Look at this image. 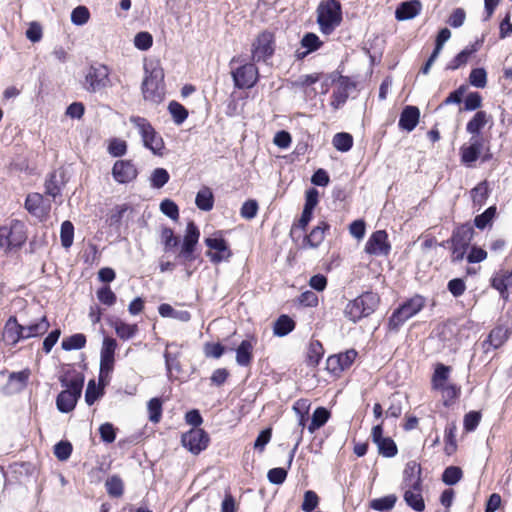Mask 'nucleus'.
Returning a JSON list of instances; mask_svg holds the SVG:
<instances>
[{
    "label": "nucleus",
    "mask_w": 512,
    "mask_h": 512,
    "mask_svg": "<svg viewBox=\"0 0 512 512\" xmlns=\"http://www.w3.org/2000/svg\"><path fill=\"white\" fill-rule=\"evenodd\" d=\"M405 503L417 512L425 509V502L422 497L421 467L416 461H409L403 471L401 484Z\"/></svg>",
    "instance_id": "1"
},
{
    "label": "nucleus",
    "mask_w": 512,
    "mask_h": 512,
    "mask_svg": "<svg viewBox=\"0 0 512 512\" xmlns=\"http://www.w3.org/2000/svg\"><path fill=\"white\" fill-rule=\"evenodd\" d=\"M342 21L341 4L337 0L322 1L317 8V23L323 34H331Z\"/></svg>",
    "instance_id": "2"
},
{
    "label": "nucleus",
    "mask_w": 512,
    "mask_h": 512,
    "mask_svg": "<svg viewBox=\"0 0 512 512\" xmlns=\"http://www.w3.org/2000/svg\"><path fill=\"white\" fill-rule=\"evenodd\" d=\"M379 301V296L376 293L365 292L346 305L345 316L355 323L371 315L376 310Z\"/></svg>",
    "instance_id": "3"
},
{
    "label": "nucleus",
    "mask_w": 512,
    "mask_h": 512,
    "mask_svg": "<svg viewBox=\"0 0 512 512\" xmlns=\"http://www.w3.org/2000/svg\"><path fill=\"white\" fill-rule=\"evenodd\" d=\"M25 224L20 220H11L0 226V248L10 252L20 248L26 241Z\"/></svg>",
    "instance_id": "4"
},
{
    "label": "nucleus",
    "mask_w": 512,
    "mask_h": 512,
    "mask_svg": "<svg viewBox=\"0 0 512 512\" xmlns=\"http://www.w3.org/2000/svg\"><path fill=\"white\" fill-rule=\"evenodd\" d=\"M425 302V298L421 295H414L412 298L405 301L389 318V328L397 331L407 320L423 309Z\"/></svg>",
    "instance_id": "5"
},
{
    "label": "nucleus",
    "mask_w": 512,
    "mask_h": 512,
    "mask_svg": "<svg viewBox=\"0 0 512 512\" xmlns=\"http://www.w3.org/2000/svg\"><path fill=\"white\" fill-rule=\"evenodd\" d=\"M130 122L138 129L143 144L154 154H161L164 148L162 137L155 131L149 121L140 116H132Z\"/></svg>",
    "instance_id": "6"
},
{
    "label": "nucleus",
    "mask_w": 512,
    "mask_h": 512,
    "mask_svg": "<svg viewBox=\"0 0 512 512\" xmlns=\"http://www.w3.org/2000/svg\"><path fill=\"white\" fill-rule=\"evenodd\" d=\"M162 69H153L142 83V93L145 100L158 104L165 97Z\"/></svg>",
    "instance_id": "7"
},
{
    "label": "nucleus",
    "mask_w": 512,
    "mask_h": 512,
    "mask_svg": "<svg viewBox=\"0 0 512 512\" xmlns=\"http://www.w3.org/2000/svg\"><path fill=\"white\" fill-rule=\"evenodd\" d=\"M109 74L110 71L105 65L90 66L85 75L84 88L88 92L96 93L109 87L111 85Z\"/></svg>",
    "instance_id": "8"
},
{
    "label": "nucleus",
    "mask_w": 512,
    "mask_h": 512,
    "mask_svg": "<svg viewBox=\"0 0 512 512\" xmlns=\"http://www.w3.org/2000/svg\"><path fill=\"white\" fill-rule=\"evenodd\" d=\"M275 51L274 36L271 32L260 33L252 43V60L255 62H267Z\"/></svg>",
    "instance_id": "9"
},
{
    "label": "nucleus",
    "mask_w": 512,
    "mask_h": 512,
    "mask_svg": "<svg viewBox=\"0 0 512 512\" xmlns=\"http://www.w3.org/2000/svg\"><path fill=\"white\" fill-rule=\"evenodd\" d=\"M234 86L238 89L252 88L258 81L259 73L253 63H245L231 71Z\"/></svg>",
    "instance_id": "10"
},
{
    "label": "nucleus",
    "mask_w": 512,
    "mask_h": 512,
    "mask_svg": "<svg viewBox=\"0 0 512 512\" xmlns=\"http://www.w3.org/2000/svg\"><path fill=\"white\" fill-rule=\"evenodd\" d=\"M209 435L200 428H192L181 437L182 445L194 455H198L208 447Z\"/></svg>",
    "instance_id": "11"
},
{
    "label": "nucleus",
    "mask_w": 512,
    "mask_h": 512,
    "mask_svg": "<svg viewBox=\"0 0 512 512\" xmlns=\"http://www.w3.org/2000/svg\"><path fill=\"white\" fill-rule=\"evenodd\" d=\"M117 348V342L114 338L105 337L100 353V376L99 381L102 382L104 377H108L114 367V355Z\"/></svg>",
    "instance_id": "12"
},
{
    "label": "nucleus",
    "mask_w": 512,
    "mask_h": 512,
    "mask_svg": "<svg viewBox=\"0 0 512 512\" xmlns=\"http://www.w3.org/2000/svg\"><path fill=\"white\" fill-rule=\"evenodd\" d=\"M388 235L384 230L372 233L365 245V251L374 256H387L391 250Z\"/></svg>",
    "instance_id": "13"
},
{
    "label": "nucleus",
    "mask_w": 512,
    "mask_h": 512,
    "mask_svg": "<svg viewBox=\"0 0 512 512\" xmlns=\"http://www.w3.org/2000/svg\"><path fill=\"white\" fill-rule=\"evenodd\" d=\"M199 236L200 232L197 226L194 224V222H189L186 227V233L179 257H182L186 261L194 260L193 253L195 246L198 243Z\"/></svg>",
    "instance_id": "14"
},
{
    "label": "nucleus",
    "mask_w": 512,
    "mask_h": 512,
    "mask_svg": "<svg viewBox=\"0 0 512 512\" xmlns=\"http://www.w3.org/2000/svg\"><path fill=\"white\" fill-rule=\"evenodd\" d=\"M112 175L115 181L126 184L136 179L138 171L130 160H118L112 168Z\"/></svg>",
    "instance_id": "15"
},
{
    "label": "nucleus",
    "mask_w": 512,
    "mask_h": 512,
    "mask_svg": "<svg viewBox=\"0 0 512 512\" xmlns=\"http://www.w3.org/2000/svg\"><path fill=\"white\" fill-rule=\"evenodd\" d=\"M354 87L355 85L347 77H340L338 79L331 96V105L334 109H339L345 104L350 91L354 89Z\"/></svg>",
    "instance_id": "16"
},
{
    "label": "nucleus",
    "mask_w": 512,
    "mask_h": 512,
    "mask_svg": "<svg viewBox=\"0 0 512 512\" xmlns=\"http://www.w3.org/2000/svg\"><path fill=\"white\" fill-rule=\"evenodd\" d=\"M23 339H25L23 325L18 323L15 316H11L4 326L3 341L6 345L15 346Z\"/></svg>",
    "instance_id": "17"
},
{
    "label": "nucleus",
    "mask_w": 512,
    "mask_h": 512,
    "mask_svg": "<svg viewBox=\"0 0 512 512\" xmlns=\"http://www.w3.org/2000/svg\"><path fill=\"white\" fill-rule=\"evenodd\" d=\"M205 244L210 249L215 250V252H208L207 254L214 263H219L230 255L226 241L222 237L206 238Z\"/></svg>",
    "instance_id": "18"
},
{
    "label": "nucleus",
    "mask_w": 512,
    "mask_h": 512,
    "mask_svg": "<svg viewBox=\"0 0 512 512\" xmlns=\"http://www.w3.org/2000/svg\"><path fill=\"white\" fill-rule=\"evenodd\" d=\"M420 110L416 106H405L400 114L398 125L402 130L411 132L419 123Z\"/></svg>",
    "instance_id": "19"
},
{
    "label": "nucleus",
    "mask_w": 512,
    "mask_h": 512,
    "mask_svg": "<svg viewBox=\"0 0 512 512\" xmlns=\"http://www.w3.org/2000/svg\"><path fill=\"white\" fill-rule=\"evenodd\" d=\"M483 149V139L480 136H472L469 146H462L460 149L461 160L470 165L475 162Z\"/></svg>",
    "instance_id": "20"
},
{
    "label": "nucleus",
    "mask_w": 512,
    "mask_h": 512,
    "mask_svg": "<svg viewBox=\"0 0 512 512\" xmlns=\"http://www.w3.org/2000/svg\"><path fill=\"white\" fill-rule=\"evenodd\" d=\"M509 335L510 332L508 328L504 327L503 325L496 326L490 331L487 339L483 342L485 351H488V348H486L487 345L493 349L501 347L508 340Z\"/></svg>",
    "instance_id": "21"
},
{
    "label": "nucleus",
    "mask_w": 512,
    "mask_h": 512,
    "mask_svg": "<svg viewBox=\"0 0 512 512\" xmlns=\"http://www.w3.org/2000/svg\"><path fill=\"white\" fill-rule=\"evenodd\" d=\"M474 235L473 227L466 223L458 226L452 233L451 239L447 243L469 247Z\"/></svg>",
    "instance_id": "22"
},
{
    "label": "nucleus",
    "mask_w": 512,
    "mask_h": 512,
    "mask_svg": "<svg viewBox=\"0 0 512 512\" xmlns=\"http://www.w3.org/2000/svg\"><path fill=\"white\" fill-rule=\"evenodd\" d=\"M61 386L64 387L66 391H70L75 393L76 395L81 396L82 388L84 385V375L79 372H73L71 374H66L60 377Z\"/></svg>",
    "instance_id": "23"
},
{
    "label": "nucleus",
    "mask_w": 512,
    "mask_h": 512,
    "mask_svg": "<svg viewBox=\"0 0 512 512\" xmlns=\"http://www.w3.org/2000/svg\"><path fill=\"white\" fill-rule=\"evenodd\" d=\"M330 228L329 224L325 221H321L315 226L311 232L306 235L303 239V245L310 248H317L325 238V231Z\"/></svg>",
    "instance_id": "24"
},
{
    "label": "nucleus",
    "mask_w": 512,
    "mask_h": 512,
    "mask_svg": "<svg viewBox=\"0 0 512 512\" xmlns=\"http://www.w3.org/2000/svg\"><path fill=\"white\" fill-rule=\"evenodd\" d=\"M491 286L499 291L500 296L507 301L509 297L507 289L512 287V277L508 276V271L501 270L492 277Z\"/></svg>",
    "instance_id": "25"
},
{
    "label": "nucleus",
    "mask_w": 512,
    "mask_h": 512,
    "mask_svg": "<svg viewBox=\"0 0 512 512\" xmlns=\"http://www.w3.org/2000/svg\"><path fill=\"white\" fill-rule=\"evenodd\" d=\"M421 11V3L418 0L401 3L396 11L395 17L397 20H409L416 17Z\"/></svg>",
    "instance_id": "26"
},
{
    "label": "nucleus",
    "mask_w": 512,
    "mask_h": 512,
    "mask_svg": "<svg viewBox=\"0 0 512 512\" xmlns=\"http://www.w3.org/2000/svg\"><path fill=\"white\" fill-rule=\"evenodd\" d=\"M79 398V395L63 390L59 393L56 399L57 409L62 413H69L74 410Z\"/></svg>",
    "instance_id": "27"
},
{
    "label": "nucleus",
    "mask_w": 512,
    "mask_h": 512,
    "mask_svg": "<svg viewBox=\"0 0 512 512\" xmlns=\"http://www.w3.org/2000/svg\"><path fill=\"white\" fill-rule=\"evenodd\" d=\"M492 121V117L485 111H478L473 118L467 123L466 130L472 136H480V131L484 126Z\"/></svg>",
    "instance_id": "28"
},
{
    "label": "nucleus",
    "mask_w": 512,
    "mask_h": 512,
    "mask_svg": "<svg viewBox=\"0 0 512 512\" xmlns=\"http://www.w3.org/2000/svg\"><path fill=\"white\" fill-rule=\"evenodd\" d=\"M50 327V323L46 316L41 317V319L29 325H23L24 337L25 339H29L32 337H38L44 335Z\"/></svg>",
    "instance_id": "29"
},
{
    "label": "nucleus",
    "mask_w": 512,
    "mask_h": 512,
    "mask_svg": "<svg viewBox=\"0 0 512 512\" xmlns=\"http://www.w3.org/2000/svg\"><path fill=\"white\" fill-rule=\"evenodd\" d=\"M254 343L251 340H243L236 349V362L240 366H248L252 360Z\"/></svg>",
    "instance_id": "30"
},
{
    "label": "nucleus",
    "mask_w": 512,
    "mask_h": 512,
    "mask_svg": "<svg viewBox=\"0 0 512 512\" xmlns=\"http://www.w3.org/2000/svg\"><path fill=\"white\" fill-rule=\"evenodd\" d=\"M477 50L478 43L467 46L447 64L446 68L448 70H456L459 67L465 65L468 62L470 56L477 52Z\"/></svg>",
    "instance_id": "31"
},
{
    "label": "nucleus",
    "mask_w": 512,
    "mask_h": 512,
    "mask_svg": "<svg viewBox=\"0 0 512 512\" xmlns=\"http://www.w3.org/2000/svg\"><path fill=\"white\" fill-rule=\"evenodd\" d=\"M196 206L202 211H210L214 205V196L209 187H202L195 198Z\"/></svg>",
    "instance_id": "32"
},
{
    "label": "nucleus",
    "mask_w": 512,
    "mask_h": 512,
    "mask_svg": "<svg viewBox=\"0 0 512 512\" xmlns=\"http://www.w3.org/2000/svg\"><path fill=\"white\" fill-rule=\"evenodd\" d=\"M158 312L162 317L173 318L182 322H188L191 314L186 310H175L170 304L163 303L158 307Z\"/></svg>",
    "instance_id": "33"
},
{
    "label": "nucleus",
    "mask_w": 512,
    "mask_h": 512,
    "mask_svg": "<svg viewBox=\"0 0 512 512\" xmlns=\"http://www.w3.org/2000/svg\"><path fill=\"white\" fill-rule=\"evenodd\" d=\"M295 328V322L288 315H281L274 323L273 333L278 337L288 335Z\"/></svg>",
    "instance_id": "34"
},
{
    "label": "nucleus",
    "mask_w": 512,
    "mask_h": 512,
    "mask_svg": "<svg viewBox=\"0 0 512 512\" xmlns=\"http://www.w3.org/2000/svg\"><path fill=\"white\" fill-rule=\"evenodd\" d=\"M330 417L329 411L324 407H318L312 414L311 423L308 426V431L314 433L317 429L321 428L328 421Z\"/></svg>",
    "instance_id": "35"
},
{
    "label": "nucleus",
    "mask_w": 512,
    "mask_h": 512,
    "mask_svg": "<svg viewBox=\"0 0 512 512\" xmlns=\"http://www.w3.org/2000/svg\"><path fill=\"white\" fill-rule=\"evenodd\" d=\"M113 327L117 336L122 340H129L138 332L137 324H128L121 320L115 321Z\"/></svg>",
    "instance_id": "36"
},
{
    "label": "nucleus",
    "mask_w": 512,
    "mask_h": 512,
    "mask_svg": "<svg viewBox=\"0 0 512 512\" xmlns=\"http://www.w3.org/2000/svg\"><path fill=\"white\" fill-rule=\"evenodd\" d=\"M86 344V337L82 333L73 334L62 340L61 347L65 351L82 349Z\"/></svg>",
    "instance_id": "37"
},
{
    "label": "nucleus",
    "mask_w": 512,
    "mask_h": 512,
    "mask_svg": "<svg viewBox=\"0 0 512 512\" xmlns=\"http://www.w3.org/2000/svg\"><path fill=\"white\" fill-rule=\"evenodd\" d=\"M301 45L307 50L305 52L298 53V58H303L307 54L317 50L322 45V42L316 34L306 33L301 40Z\"/></svg>",
    "instance_id": "38"
},
{
    "label": "nucleus",
    "mask_w": 512,
    "mask_h": 512,
    "mask_svg": "<svg viewBox=\"0 0 512 512\" xmlns=\"http://www.w3.org/2000/svg\"><path fill=\"white\" fill-rule=\"evenodd\" d=\"M396 501V495L390 494L381 498L373 499L370 502V507L376 511H390L394 508Z\"/></svg>",
    "instance_id": "39"
},
{
    "label": "nucleus",
    "mask_w": 512,
    "mask_h": 512,
    "mask_svg": "<svg viewBox=\"0 0 512 512\" xmlns=\"http://www.w3.org/2000/svg\"><path fill=\"white\" fill-rule=\"evenodd\" d=\"M168 111L174 123L177 125H181L188 117V110L177 101H171L169 103Z\"/></svg>",
    "instance_id": "40"
},
{
    "label": "nucleus",
    "mask_w": 512,
    "mask_h": 512,
    "mask_svg": "<svg viewBox=\"0 0 512 512\" xmlns=\"http://www.w3.org/2000/svg\"><path fill=\"white\" fill-rule=\"evenodd\" d=\"M456 432V423L449 422L445 428V452L447 455H451L456 450Z\"/></svg>",
    "instance_id": "41"
},
{
    "label": "nucleus",
    "mask_w": 512,
    "mask_h": 512,
    "mask_svg": "<svg viewBox=\"0 0 512 512\" xmlns=\"http://www.w3.org/2000/svg\"><path fill=\"white\" fill-rule=\"evenodd\" d=\"M324 354V349L320 341L314 340L311 341L308 348L307 360L308 364L311 366H316L319 364L322 356Z\"/></svg>",
    "instance_id": "42"
},
{
    "label": "nucleus",
    "mask_w": 512,
    "mask_h": 512,
    "mask_svg": "<svg viewBox=\"0 0 512 512\" xmlns=\"http://www.w3.org/2000/svg\"><path fill=\"white\" fill-rule=\"evenodd\" d=\"M43 202V197L41 194L33 193L29 194L25 201V208L34 216H41L43 210L41 208V204Z\"/></svg>",
    "instance_id": "43"
},
{
    "label": "nucleus",
    "mask_w": 512,
    "mask_h": 512,
    "mask_svg": "<svg viewBox=\"0 0 512 512\" xmlns=\"http://www.w3.org/2000/svg\"><path fill=\"white\" fill-rule=\"evenodd\" d=\"M488 197V183L486 181L480 182L471 190V198L473 204L481 207Z\"/></svg>",
    "instance_id": "44"
},
{
    "label": "nucleus",
    "mask_w": 512,
    "mask_h": 512,
    "mask_svg": "<svg viewBox=\"0 0 512 512\" xmlns=\"http://www.w3.org/2000/svg\"><path fill=\"white\" fill-rule=\"evenodd\" d=\"M332 143L338 151L347 152L352 148L353 137L349 133H337L334 135Z\"/></svg>",
    "instance_id": "45"
},
{
    "label": "nucleus",
    "mask_w": 512,
    "mask_h": 512,
    "mask_svg": "<svg viewBox=\"0 0 512 512\" xmlns=\"http://www.w3.org/2000/svg\"><path fill=\"white\" fill-rule=\"evenodd\" d=\"M170 175L164 168H156L150 176V183L153 188L160 189L168 183Z\"/></svg>",
    "instance_id": "46"
},
{
    "label": "nucleus",
    "mask_w": 512,
    "mask_h": 512,
    "mask_svg": "<svg viewBox=\"0 0 512 512\" xmlns=\"http://www.w3.org/2000/svg\"><path fill=\"white\" fill-rule=\"evenodd\" d=\"M496 215V207L490 206L482 214L477 215L474 219V225L478 229H485L488 225H491L493 218Z\"/></svg>",
    "instance_id": "47"
},
{
    "label": "nucleus",
    "mask_w": 512,
    "mask_h": 512,
    "mask_svg": "<svg viewBox=\"0 0 512 512\" xmlns=\"http://www.w3.org/2000/svg\"><path fill=\"white\" fill-rule=\"evenodd\" d=\"M357 356V352L353 349L346 351L345 353H340L338 355H332L331 362H340V371H344L349 368L354 362Z\"/></svg>",
    "instance_id": "48"
},
{
    "label": "nucleus",
    "mask_w": 512,
    "mask_h": 512,
    "mask_svg": "<svg viewBox=\"0 0 512 512\" xmlns=\"http://www.w3.org/2000/svg\"><path fill=\"white\" fill-rule=\"evenodd\" d=\"M74 226L70 221H64L61 224L60 238L64 248H69L73 243Z\"/></svg>",
    "instance_id": "49"
},
{
    "label": "nucleus",
    "mask_w": 512,
    "mask_h": 512,
    "mask_svg": "<svg viewBox=\"0 0 512 512\" xmlns=\"http://www.w3.org/2000/svg\"><path fill=\"white\" fill-rule=\"evenodd\" d=\"M462 478V470L457 466L447 467L442 474V481L446 485H455Z\"/></svg>",
    "instance_id": "50"
},
{
    "label": "nucleus",
    "mask_w": 512,
    "mask_h": 512,
    "mask_svg": "<svg viewBox=\"0 0 512 512\" xmlns=\"http://www.w3.org/2000/svg\"><path fill=\"white\" fill-rule=\"evenodd\" d=\"M62 181L58 179V175L56 172H53L49 175V178L45 182V192L47 195L56 198L61 192L60 184Z\"/></svg>",
    "instance_id": "51"
},
{
    "label": "nucleus",
    "mask_w": 512,
    "mask_h": 512,
    "mask_svg": "<svg viewBox=\"0 0 512 512\" xmlns=\"http://www.w3.org/2000/svg\"><path fill=\"white\" fill-rule=\"evenodd\" d=\"M90 12L86 6H78L71 12V22L74 25L82 26L88 22Z\"/></svg>",
    "instance_id": "52"
},
{
    "label": "nucleus",
    "mask_w": 512,
    "mask_h": 512,
    "mask_svg": "<svg viewBox=\"0 0 512 512\" xmlns=\"http://www.w3.org/2000/svg\"><path fill=\"white\" fill-rule=\"evenodd\" d=\"M147 409L149 412V420L158 423L162 415V401L160 398H152L149 400Z\"/></svg>",
    "instance_id": "53"
},
{
    "label": "nucleus",
    "mask_w": 512,
    "mask_h": 512,
    "mask_svg": "<svg viewBox=\"0 0 512 512\" xmlns=\"http://www.w3.org/2000/svg\"><path fill=\"white\" fill-rule=\"evenodd\" d=\"M105 486L110 496L120 497L123 494V482L118 476L108 478Z\"/></svg>",
    "instance_id": "54"
},
{
    "label": "nucleus",
    "mask_w": 512,
    "mask_h": 512,
    "mask_svg": "<svg viewBox=\"0 0 512 512\" xmlns=\"http://www.w3.org/2000/svg\"><path fill=\"white\" fill-rule=\"evenodd\" d=\"M469 82L477 88H484L487 83V73L484 68H475L470 72Z\"/></svg>",
    "instance_id": "55"
},
{
    "label": "nucleus",
    "mask_w": 512,
    "mask_h": 512,
    "mask_svg": "<svg viewBox=\"0 0 512 512\" xmlns=\"http://www.w3.org/2000/svg\"><path fill=\"white\" fill-rule=\"evenodd\" d=\"M377 447L379 453L384 457H394L398 452L395 442L389 437L381 440V442L377 444Z\"/></svg>",
    "instance_id": "56"
},
{
    "label": "nucleus",
    "mask_w": 512,
    "mask_h": 512,
    "mask_svg": "<svg viewBox=\"0 0 512 512\" xmlns=\"http://www.w3.org/2000/svg\"><path fill=\"white\" fill-rule=\"evenodd\" d=\"M318 504H319L318 495L312 490H307L304 493V499H303V502L301 505V509L304 512H312L314 509L317 508Z\"/></svg>",
    "instance_id": "57"
},
{
    "label": "nucleus",
    "mask_w": 512,
    "mask_h": 512,
    "mask_svg": "<svg viewBox=\"0 0 512 512\" xmlns=\"http://www.w3.org/2000/svg\"><path fill=\"white\" fill-rule=\"evenodd\" d=\"M160 211L172 220L179 218V208L177 204L170 199H164L160 203Z\"/></svg>",
    "instance_id": "58"
},
{
    "label": "nucleus",
    "mask_w": 512,
    "mask_h": 512,
    "mask_svg": "<svg viewBox=\"0 0 512 512\" xmlns=\"http://www.w3.org/2000/svg\"><path fill=\"white\" fill-rule=\"evenodd\" d=\"M72 453V445L68 441H60L54 446V454L60 461H66Z\"/></svg>",
    "instance_id": "59"
},
{
    "label": "nucleus",
    "mask_w": 512,
    "mask_h": 512,
    "mask_svg": "<svg viewBox=\"0 0 512 512\" xmlns=\"http://www.w3.org/2000/svg\"><path fill=\"white\" fill-rule=\"evenodd\" d=\"M161 240L164 244L165 251H169L170 249L176 247L179 243L178 237H176L173 230L168 227L162 229Z\"/></svg>",
    "instance_id": "60"
},
{
    "label": "nucleus",
    "mask_w": 512,
    "mask_h": 512,
    "mask_svg": "<svg viewBox=\"0 0 512 512\" xmlns=\"http://www.w3.org/2000/svg\"><path fill=\"white\" fill-rule=\"evenodd\" d=\"M98 300L107 306H112L116 302V295L109 286H103L97 291Z\"/></svg>",
    "instance_id": "61"
},
{
    "label": "nucleus",
    "mask_w": 512,
    "mask_h": 512,
    "mask_svg": "<svg viewBox=\"0 0 512 512\" xmlns=\"http://www.w3.org/2000/svg\"><path fill=\"white\" fill-rule=\"evenodd\" d=\"M152 43L153 38L148 32H139L134 38L135 47L142 51L148 50L152 46Z\"/></svg>",
    "instance_id": "62"
},
{
    "label": "nucleus",
    "mask_w": 512,
    "mask_h": 512,
    "mask_svg": "<svg viewBox=\"0 0 512 512\" xmlns=\"http://www.w3.org/2000/svg\"><path fill=\"white\" fill-rule=\"evenodd\" d=\"M258 208L257 201L250 199L243 203L240 214L243 218L251 220L257 215Z\"/></svg>",
    "instance_id": "63"
},
{
    "label": "nucleus",
    "mask_w": 512,
    "mask_h": 512,
    "mask_svg": "<svg viewBox=\"0 0 512 512\" xmlns=\"http://www.w3.org/2000/svg\"><path fill=\"white\" fill-rule=\"evenodd\" d=\"M450 372V368L443 364H438L436 366L434 375H433V383L436 388L443 385V383L448 379Z\"/></svg>",
    "instance_id": "64"
}]
</instances>
